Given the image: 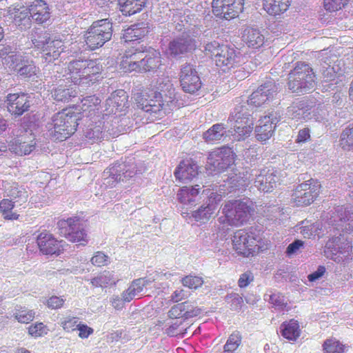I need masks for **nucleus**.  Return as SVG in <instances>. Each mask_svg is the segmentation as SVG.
I'll use <instances>...</instances> for the list:
<instances>
[{"instance_id":"nucleus-38","label":"nucleus","mask_w":353,"mask_h":353,"mask_svg":"<svg viewBox=\"0 0 353 353\" xmlns=\"http://www.w3.org/2000/svg\"><path fill=\"white\" fill-rule=\"evenodd\" d=\"M151 281L146 279H139L134 280L128 288L122 294L124 301L130 302L134 296L139 295L143 290V288L148 285Z\"/></svg>"},{"instance_id":"nucleus-41","label":"nucleus","mask_w":353,"mask_h":353,"mask_svg":"<svg viewBox=\"0 0 353 353\" xmlns=\"http://www.w3.org/2000/svg\"><path fill=\"white\" fill-rule=\"evenodd\" d=\"M340 147L345 151H353V123L343 130L339 139Z\"/></svg>"},{"instance_id":"nucleus-16","label":"nucleus","mask_w":353,"mask_h":353,"mask_svg":"<svg viewBox=\"0 0 353 353\" xmlns=\"http://www.w3.org/2000/svg\"><path fill=\"white\" fill-rule=\"evenodd\" d=\"M240 109L231 117V129L233 130L232 132L238 141L250 137L254 127V118L244 112L243 106Z\"/></svg>"},{"instance_id":"nucleus-34","label":"nucleus","mask_w":353,"mask_h":353,"mask_svg":"<svg viewBox=\"0 0 353 353\" xmlns=\"http://www.w3.org/2000/svg\"><path fill=\"white\" fill-rule=\"evenodd\" d=\"M281 335L288 341H295L301 335L299 323L294 319L285 321L281 325Z\"/></svg>"},{"instance_id":"nucleus-54","label":"nucleus","mask_w":353,"mask_h":353,"mask_svg":"<svg viewBox=\"0 0 353 353\" xmlns=\"http://www.w3.org/2000/svg\"><path fill=\"white\" fill-rule=\"evenodd\" d=\"M182 285L192 290H196L201 287L203 284L202 277L194 275H188L182 278L181 281Z\"/></svg>"},{"instance_id":"nucleus-37","label":"nucleus","mask_w":353,"mask_h":353,"mask_svg":"<svg viewBox=\"0 0 353 353\" xmlns=\"http://www.w3.org/2000/svg\"><path fill=\"white\" fill-rule=\"evenodd\" d=\"M0 57L3 64L10 68L19 66V61H23V56L12 51L9 46H4L0 50Z\"/></svg>"},{"instance_id":"nucleus-56","label":"nucleus","mask_w":353,"mask_h":353,"mask_svg":"<svg viewBox=\"0 0 353 353\" xmlns=\"http://www.w3.org/2000/svg\"><path fill=\"white\" fill-rule=\"evenodd\" d=\"M108 256L102 252H96L91 258V263L95 266L101 267L108 264Z\"/></svg>"},{"instance_id":"nucleus-39","label":"nucleus","mask_w":353,"mask_h":353,"mask_svg":"<svg viewBox=\"0 0 353 353\" xmlns=\"http://www.w3.org/2000/svg\"><path fill=\"white\" fill-rule=\"evenodd\" d=\"M11 68L17 71L21 76H23L25 77H31L34 76L39 70V68L34 64L33 61L26 59L24 57H23V61H21V62L19 61V66Z\"/></svg>"},{"instance_id":"nucleus-60","label":"nucleus","mask_w":353,"mask_h":353,"mask_svg":"<svg viewBox=\"0 0 353 353\" xmlns=\"http://www.w3.org/2000/svg\"><path fill=\"white\" fill-rule=\"evenodd\" d=\"M77 330L79 331L78 335L81 339L88 338L94 332L92 327H89L86 324L82 323L81 322H79Z\"/></svg>"},{"instance_id":"nucleus-10","label":"nucleus","mask_w":353,"mask_h":353,"mask_svg":"<svg viewBox=\"0 0 353 353\" xmlns=\"http://www.w3.org/2000/svg\"><path fill=\"white\" fill-rule=\"evenodd\" d=\"M104 174L107 185L114 188L119 183H125L136 176L138 167L134 161H117L107 168Z\"/></svg>"},{"instance_id":"nucleus-25","label":"nucleus","mask_w":353,"mask_h":353,"mask_svg":"<svg viewBox=\"0 0 353 353\" xmlns=\"http://www.w3.org/2000/svg\"><path fill=\"white\" fill-rule=\"evenodd\" d=\"M132 100L139 109L144 112L157 113L161 111L160 106H158L150 92V88L134 92L132 95Z\"/></svg>"},{"instance_id":"nucleus-23","label":"nucleus","mask_w":353,"mask_h":353,"mask_svg":"<svg viewBox=\"0 0 353 353\" xmlns=\"http://www.w3.org/2000/svg\"><path fill=\"white\" fill-rule=\"evenodd\" d=\"M143 52L134 48L125 50L121 57L120 62V68L124 72H140L141 62Z\"/></svg>"},{"instance_id":"nucleus-42","label":"nucleus","mask_w":353,"mask_h":353,"mask_svg":"<svg viewBox=\"0 0 353 353\" xmlns=\"http://www.w3.org/2000/svg\"><path fill=\"white\" fill-rule=\"evenodd\" d=\"M324 353H344L347 346L336 338L327 339L322 345Z\"/></svg>"},{"instance_id":"nucleus-61","label":"nucleus","mask_w":353,"mask_h":353,"mask_svg":"<svg viewBox=\"0 0 353 353\" xmlns=\"http://www.w3.org/2000/svg\"><path fill=\"white\" fill-rule=\"evenodd\" d=\"M6 192L7 196L13 199L21 198L26 193L25 192L20 190L18 185L15 183L12 185L10 188L6 190Z\"/></svg>"},{"instance_id":"nucleus-26","label":"nucleus","mask_w":353,"mask_h":353,"mask_svg":"<svg viewBox=\"0 0 353 353\" xmlns=\"http://www.w3.org/2000/svg\"><path fill=\"white\" fill-rule=\"evenodd\" d=\"M274 83L270 82L261 85L249 97L248 105L256 108L263 105L273 98L274 93L276 91Z\"/></svg>"},{"instance_id":"nucleus-30","label":"nucleus","mask_w":353,"mask_h":353,"mask_svg":"<svg viewBox=\"0 0 353 353\" xmlns=\"http://www.w3.org/2000/svg\"><path fill=\"white\" fill-rule=\"evenodd\" d=\"M101 99L96 95L87 96L81 99V105H77L82 114L92 117L97 113L101 108Z\"/></svg>"},{"instance_id":"nucleus-43","label":"nucleus","mask_w":353,"mask_h":353,"mask_svg":"<svg viewBox=\"0 0 353 353\" xmlns=\"http://www.w3.org/2000/svg\"><path fill=\"white\" fill-rule=\"evenodd\" d=\"M145 28L134 24L125 29L123 33L122 39L125 42L134 41L142 39L145 35Z\"/></svg>"},{"instance_id":"nucleus-47","label":"nucleus","mask_w":353,"mask_h":353,"mask_svg":"<svg viewBox=\"0 0 353 353\" xmlns=\"http://www.w3.org/2000/svg\"><path fill=\"white\" fill-rule=\"evenodd\" d=\"M340 248L344 250V252L341 254L342 256L339 255V256H334L333 255H330V254H327V257H330V259H332V260L337 263H347L352 259L353 247L350 242L345 240V241L343 242L341 247H340Z\"/></svg>"},{"instance_id":"nucleus-31","label":"nucleus","mask_w":353,"mask_h":353,"mask_svg":"<svg viewBox=\"0 0 353 353\" xmlns=\"http://www.w3.org/2000/svg\"><path fill=\"white\" fill-rule=\"evenodd\" d=\"M243 41L251 48L259 49L265 43L264 35L257 29L248 28L243 35Z\"/></svg>"},{"instance_id":"nucleus-29","label":"nucleus","mask_w":353,"mask_h":353,"mask_svg":"<svg viewBox=\"0 0 353 353\" xmlns=\"http://www.w3.org/2000/svg\"><path fill=\"white\" fill-rule=\"evenodd\" d=\"M276 177L273 172L263 170L256 178L255 185L260 191L271 192L276 185Z\"/></svg>"},{"instance_id":"nucleus-18","label":"nucleus","mask_w":353,"mask_h":353,"mask_svg":"<svg viewBox=\"0 0 353 353\" xmlns=\"http://www.w3.org/2000/svg\"><path fill=\"white\" fill-rule=\"evenodd\" d=\"M353 208L350 210L343 205H339L331 211L327 218L329 225L336 227L337 230L350 232L353 231Z\"/></svg>"},{"instance_id":"nucleus-35","label":"nucleus","mask_w":353,"mask_h":353,"mask_svg":"<svg viewBox=\"0 0 353 353\" xmlns=\"http://www.w3.org/2000/svg\"><path fill=\"white\" fill-rule=\"evenodd\" d=\"M77 94L78 92L75 88L59 85L53 89L52 92V97L57 101L67 103L72 98L76 97Z\"/></svg>"},{"instance_id":"nucleus-28","label":"nucleus","mask_w":353,"mask_h":353,"mask_svg":"<svg viewBox=\"0 0 353 353\" xmlns=\"http://www.w3.org/2000/svg\"><path fill=\"white\" fill-rule=\"evenodd\" d=\"M292 0H263V10L271 16H280L290 8Z\"/></svg>"},{"instance_id":"nucleus-62","label":"nucleus","mask_w":353,"mask_h":353,"mask_svg":"<svg viewBox=\"0 0 353 353\" xmlns=\"http://www.w3.org/2000/svg\"><path fill=\"white\" fill-rule=\"evenodd\" d=\"M303 241L301 240H295L293 243H290L286 250L288 255H292L298 252V250L303 246Z\"/></svg>"},{"instance_id":"nucleus-21","label":"nucleus","mask_w":353,"mask_h":353,"mask_svg":"<svg viewBox=\"0 0 353 353\" xmlns=\"http://www.w3.org/2000/svg\"><path fill=\"white\" fill-rule=\"evenodd\" d=\"M223 199V195L216 192H212L206 202L198 210L192 212V216L196 221L205 223L212 216L216 215L217 209L220 202Z\"/></svg>"},{"instance_id":"nucleus-2","label":"nucleus","mask_w":353,"mask_h":353,"mask_svg":"<svg viewBox=\"0 0 353 353\" xmlns=\"http://www.w3.org/2000/svg\"><path fill=\"white\" fill-rule=\"evenodd\" d=\"M81 119L80 109L76 105L69 106L54 114L48 129L50 136L55 141H63L77 131Z\"/></svg>"},{"instance_id":"nucleus-4","label":"nucleus","mask_w":353,"mask_h":353,"mask_svg":"<svg viewBox=\"0 0 353 353\" xmlns=\"http://www.w3.org/2000/svg\"><path fill=\"white\" fill-rule=\"evenodd\" d=\"M232 248L238 256L250 258L267 250L268 245L256 230H239L233 235Z\"/></svg>"},{"instance_id":"nucleus-59","label":"nucleus","mask_w":353,"mask_h":353,"mask_svg":"<svg viewBox=\"0 0 353 353\" xmlns=\"http://www.w3.org/2000/svg\"><path fill=\"white\" fill-rule=\"evenodd\" d=\"M310 130L308 128H304L298 132L295 142L301 144L310 141Z\"/></svg>"},{"instance_id":"nucleus-15","label":"nucleus","mask_w":353,"mask_h":353,"mask_svg":"<svg viewBox=\"0 0 353 353\" xmlns=\"http://www.w3.org/2000/svg\"><path fill=\"white\" fill-rule=\"evenodd\" d=\"M179 81L181 90L190 94L197 93L202 88L201 77L194 65L185 63L181 65L179 73Z\"/></svg>"},{"instance_id":"nucleus-6","label":"nucleus","mask_w":353,"mask_h":353,"mask_svg":"<svg viewBox=\"0 0 353 353\" xmlns=\"http://www.w3.org/2000/svg\"><path fill=\"white\" fill-rule=\"evenodd\" d=\"M251 201L232 200L226 202L222 208L223 216L219 218L221 223L240 226L245 223L253 212Z\"/></svg>"},{"instance_id":"nucleus-50","label":"nucleus","mask_w":353,"mask_h":353,"mask_svg":"<svg viewBox=\"0 0 353 353\" xmlns=\"http://www.w3.org/2000/svg\"><path fill=\"white\" fill-rule=\"evenodd\" d=\"M241 343V336L237 331L232 332L224 345V353H234Z\"/></svg>"},{"instance_id":"nucleus-12","label":"nucleus","mask_w":353,"mask_h":353,"mask_svg":"<svg viewBox=\"0 0 353 353\" xmlns=\"http://www.w3.org/2000/svg\"><path fill=\"white\" fill-rule=\"evenodd\" d=\"M321 189L320 182L310 179L299 184L292 194V202L295 206H308L317 199Z\"/></svg>"},{"instance_id":"nucleus-55","label":"nucleus","mask_w":353,"mask_h":353,"mask_svg":"<svg viewBox=\"0 0 353 353\" xmlns=\"http://www.w3.org/2000/svg\"><path fill=\"white\" fill-rule=\"evenodd\" d=\"M349 0H324V8L327 11L336 12L343 8Z\"/></svg>"},{"instance_id":"nucleus-44","label":"nucleus","mask_w":353,"mask_h":353,"mask_svg":"<svg viewBox=\"0 0 353 353\" xmlns=\"http://www.w3.org/2000/svg\"><path fill=\"white\" fill-rule=\"evenodd\" d=\"M345 240L340 237H334L328 240L325 246L324 252L327 257V254L333 255L334 256H342L344 250L341 249V245Z\"/></svg>"},{"instance_id":"nucleus-17","label":"nucleus","mask_w":353,"mask_h":353,"mask_svg":"<svg viewBox=\"0 0 353 353\" xmlns=\"http://www.w3.org/2000/svg\"><path fill=\"white\" fill-rule=\"evenodd\" d=\"M39 252L43 255L58 256L63 253L65 243L59 240L50 231L44 230L36 239Z\"/></svg>"},{"instance_id":"nucleus-8","label":"nucleus","mask_w":353,"mask_h":353,"mask_svg":"<svg viewBox=\"0 0 353 353\" xmlns=\"http://www.w3.org/2000/svg\"><path fill=\"white\" fill-rule=\"evenodd\" d=\"M314 77L313 69L308 64L299 61L289 74L288 87L293 92H307L313 89Z\"/></svg>"},{"instance_id":"nucleus-40","label":"nucleus","mask_w":353,"mask_h":353,"mask_svg":"<svg viewBox=\"0 0 353 353\" xmlns=\"http://www.w3.org/2000/svg\"><path fill=\"white\" fill-rule=\"evenodd\" d=\"M201 188L199 185H195L191 188L183 186L181 188L177 193L179 201L181 203H190L194 201V198L200 192Z\"/></svg>"},{"instance_id":"nucleus-45","label":"nucleus","mask_w":353,"mask_h":353,"mask_svg":"<svg viewBox=\"0 0 353 353\" xmlns=\"http://www.w3.org/2000/svg\"><path fill=\"white\" fill-rule=\"evenodd\" d=\"M185 303H182L173 306L170 310V316H174V318H188L196 316L199 314V310L194 307L191 304H190V312H184Z\"/></svg>"},{"instance_id":"nucleus-49","label":"nucleus","mask_w":353,"mask_h":353,"mask_svg":"<svg viewBox=\"0 0 353 353\" xmlns=\"http://www.w3.org/2000/svg\"><path fill=\"white\" fill-rule=\"evenodd\" d=\"M79 319L74 316H65L60 319L59 325L65 332H73L77 330Z\"/></svg>"},{"instance_id":"nucleus-58","label":"nucleus","mask_w":353,"mask_h":353,"mask_svg":"<svg viewBox=\"0 0 353 353\" xmlns=\"http://www.w3.org/2000/svg\"><path fill=\"white\" fill-rule=\"evenodd\" d=\"M254 275L251 271H247L242 274L238 281V285L240 288H245L254 281Z\"/></svg>"},{"instance_id":"nucleus-63","label":"nucleus","mask_w":353,"mask_h":353,"mask_svg":"<svg viewBox=\"0 0 353 353\" xmlns=\"http://www.w3.org/2000/svg\"><path fill=\"white\" fill-rule=\"evenodd\" d=\"M270 301L275 307H278L279 308H283L287 306V303L284 302L283 296H281L277 294H272L270 297Z\"/></svg>"},{"instance_id":"nucleus-13","label":"nucleus","mask_w":353,"mask_h":353,"mask_svg":"<svg viewBox=\"0 0 353 353\" xmlns=\"http://www.w3.org/2000/svg\"><path fill=\"white\" fill-rule=\"evenodd\" d=\"M235 157L232 148L223 146L216 148L209 154L206 170L210 174L223 172L234 163Z\"/></svg>"},{"instance_id":"nucleus-32","label":"nucleus","mask_w":353,"mask_h":353,"mask_svg":"<svg viewBox=\"0 0 353 353\" xmlns=\"http://www.w3.org/2000/svg\"><path fill=\"white\" fill-rule=\"evenodd\" d=\"M120 10L125 16L140 12L146 6L148 0H118Z\"/></svg>"},{"instance_id":"nucleus-33","label":"nucleus","mask_w":353,"mask_h":353,"mask_svg":"<svg viewBox=\"0 0 353 353\" xmlns=\"http://www.w3.org/2000/svg\"><path fill=\"white\" fill-rule=\"evenodd\" d=\"M34 148L35 143L33 140L28 143L22 137L13 139L10 145V150L19 156L30 154Z\"/></svg>"},{"instance_id":"nucleus-9","label":"nucleus","mask_w":353,"mask_h":353,"mask_svg":"<svg viewBox=\"0 0 353 353\" xmlns=\"http://www.w3.org/2000/svg\"><path fill=\"white\" fill-rule=\"evenodd\" d=\"M112 32V23L108 19L94 21L83 34L88 49L94 50L102 47L110 40Z\"/></svg>"},{"instance_id":"nucleus-7","label":"nucleus","mask_w":353,"mask_h":353,"mask_svg":"<svg viewBox=\"0 0 353 353\" xmlns=\"http://www.w3.org/2000/svg\"><path fill=\"white\" fill-rule=\"evenodd\" d=\"M35 48L39 50L41 58L46 63H53L59 59L65 50L63 41L59 37H52L48 31L40 32L32 39Z\"/></svg>"},{"instance_id":"nucleus-1","label":"nucleus","mask_w":353,"mask_h":353,"mask_svg":"<svg viewBox=\"0 0 353 353\" xmlns=\"http://www.w3.org/2000/svg\"><path fill=\"white\" fill-rule=\"evenodd\" d=\"M102 70L98 59H78L67 64L63 76L75 85H90L97 81Z\"/></svg>"},{"instance_id":"nucleus-48","label":"nucleus","mask_w":353,"mask_h":353,"mask_svg":"<svg viewBox=\"0 0 353 353\" xmlns=\"http://www.w3.org/2000/svg\"><path fill=\"white\" fill-rule=\"evenodd\" d=\"M224 130L222 123L214 124L203 134V139L206 141H219L223 136Z\"/></svg>"},{"instance_id":"nucleus-14","label":"nucleus","mask_w":353,"mask_h":353,"mask_svg":"<svg viewBox=\"0 0 353 353\" xmlns=\"http://www.w3.org/2000/svg\"><path fill=\"white\" fill-rule=\"evenodd\" d=\"M244 5V0H212V12L219 19L230 21L239 17Z\"/></svg>"},{"instance_id":"nucleus-57","label":"nucleus","mask_w":353,"mask_h":353,"mask_svg":"<svg viewBox=\"0 0 353 353\" xmlns=\"http://www.w3.org/2000/svg\"><path fill=\"white\" fill-rule=\"evenodd\" d=\"M64 303L65 299L62 297L52 296L46 301V305L50 309L57 310L62 307Z\"/></svg>"},{"instance_id":"nucleus-19","label":"nucleus","mask_w":353,"mask_h":353,"mask_svg":"<svg viewBox=\"0 0 353 353\" xmlns=\"http://www.w3.org/2000/svg\"><path fill=\"white\" fill-rule=\"evenodd\" d=\"M280 117L275 112L261 117L255 127V137L262 143H265L274 133Z\"/></svg>"},{"instance_id":"nucleus-46","label":"nucleus","mask_w":353,"mask_h":353,"mask_svg":"<svg viewBox=\"0 0 353 353\" xmlns=\"http://www.w3.org/2000/svg\"><path fill=\"white\" fill-rule=\"evenodd\" d=\"M14 207V202L10 199H3L0 201V212L5 219L17 220L19 219V214L12 212Z\"/></svg>"},{"instance_id":"nucleus-52","label":"nucleus","mask_w":353,"mask_h":353,"mask_svg":"<svg viewBox=\"0 0 353 353\" xmlns=\"http://www.w3.org/2000/svg\"><path fill=\"white\" fill-rule=\"evenodd\" d=\"M48 328L42 322H37L31 324L28 327V334L34 338L41 337L48 334Z\"/></svg>"},{"instance_id":"nucleus-20","label":"nucleus","mask_w":353,"mask_h":353,"mask_svg":"<svg viewBox=\"0 0 353 353\" xmlns=\"http://www.w3.org/2000/svg\"><path fill=\"white\" fill-rule=\"evenodd\" d=\"M28 94L23 92L9 93L5 99L8 112L14 117H21L30 108V101Z\"/></svg>"},{"instance_id":"nucleus-27","label":"nucleus","mask_w":353,"mask_h":353,"mask_svg":"<svg viewBox=\"0 0 353 353\" xmlns=\"http://www.w3.org/2000/svg\"><path fill=\"white\" fill-rule=\"evenodd\" d=\"M30 17L38 24H43L50 19V9L44 0H34L28 7Z\"/></svg>"},{"instance_id":"nucleus-3","label":"nucleus","mask_w":353,"mask_h":353,"mask_svg":"<svg viewBox=\"0 0 353 353\" xmlns=\"http://www.w3.org/2000/svg\"><path fill=\"white\" fill-rule=\"evenodd\" d=\"M150 92L161 111L169 113L183 106L176 98V88L169 76L158 78L150 85Z\"/></svg>"},{"instance_id":"nucleus-11","label":"nucleus","mask_w":353,"mask_h":353,"mask_svg":"<svg viewBox=\"0 0 353 353\" xmlns=\"http://www.w3.org/2000/svg\"><path fill=\"white\" fill-rule=\"evenodd\" d=\"M57 226L60 234L70 242L81 245H87L88 234L79 216H73L66 219H61L58 221Z\"/></svg>"},{"instance_id":"nucleus-51","label":"nucleus","mask_w":353,"mask_h":353,"mask_svg":"<svg viewBox=\"0 0 353 353\" xmlns=\"http://www.w3.org/2000/svg\"><path fill=\"white\" fill-rule=\"evenodd\" d=\"M91 283L93 286L97 288H105L108 285L115 284V281L112 279V273L105 271L99 276L93 278L91 280Z\"/></svg>"},{"instance_id":"nucleus-24","label":"nucleus","mask_w":353,"mask_h":353,"mask_svg":"<svg viewBox=\"0 0 353 353\" xmlns=\"http://www.w3.org/2000/svg\"><path fill=\"white\" fill-rule=\"evenodd\" d=\"M176 179L181 183H188L199 174V166L192 159L182 160L174 172Z\"/></svg>"},{"instance_id":"nucleus-36","label":"nucleus","mask_w":353,"mask_h":353,"mask_svg":"<svg viewBox=\"0 0 353 353\" xmlns=\"http://www.w3.org/2000/svg\"><path fill=\"white\" fill-rule=\"evenodd\" d=\"M161 65V57L159 52L154 51L142 57L140 72L157 70Z\"/></svg>"},{"instance_id":"nucleus-53","label":"nucleus","mask_w":353,"mask_h":353,"mask_svg":"<svg viewBox=\"0 0 353 353\" xmlns=\"http://www.w3.org/2000/svg\"><path fill=\"white\" fill-rule=\"evenodd\" d=\"M14 316L19 323L27 324L33 321L35 317V312L33 310H27L21 307L17 310Z\"/></svg>"},{"instance_id":"nucleus-64","label":"nucleus","mask_w":353,"mask_h":353,"mask_svg":"<svg viewBox=\"0 0 353 353\" xmlns=\"http://www.w3.org/2000/svg\"><path fill=\"white\" fill-rule=\"evenodd\" d=\"M325 268L323 265L318 267L317 270L307 276L308 281L314 282L322 277L325 272Z\"/></svg>"},{"instance_id":"nucleus-5","label":"nucleus","mask_w":353,"mask_h":353,"mask_svg":"<svg viewBox=\"0 0 353 353\" xmlns=\"http://www.w3.org/2000/svg\"><path fill=\"white\" fill-rule=\"evenodd\" d=\"M204 52L224 72L235 68L240 64V52L229 45L213 41L205 45Z\"/></svg>"},{"instance_id":"nucleus-22","label":"nucleus","mask_w":353,"mask_h":353,"mask_svg":"<svg viewBox=\"0 0 353 353\" xmlns=\"http://www.w3.org/2000/svg\"><path fill=\"white\" fill-rule=\"evenodd\" d=\"M196 41L189 35H182L170 41L167 54L172 58H181L196 49Z\"/></svg>"}]
</instances>
